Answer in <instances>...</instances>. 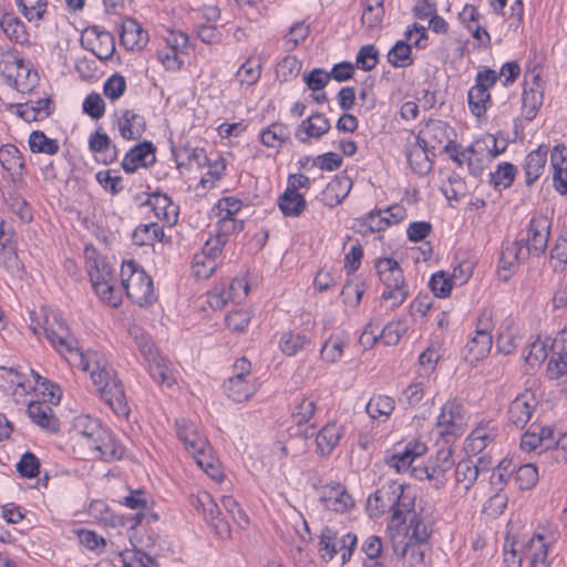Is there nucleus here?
<instances>
[{
	"label": "nucleus",
	"mask_w": 567,
	"mask_h": 567,
	"mask_svg": "<svg viewBox=\"0 0 567 567\" xmlns=\"http://www.w3.org/2000/svg\"><path fill=\"white\" fill-rule=\"evenodd\" d=\"M559 538V532L549 526L539 527L524 544L518 542L504 545L505 567H522L523 557L529 561V567H549L548 553Z\"/></svg>",
	"instance_id": "nucleus-1"
},
{
	"label": "nucleus",
	"mask_w": 567,
	"mask_h": 567,
	"mask_svg": "<svg viewBox=\"0 0 567 567\" xmlns=\"http://www.w3.org/2000/svg\"><path fill=\"white\" fill-rule=\"evenodd\" d=\"M84 358L89 361L87 368H79L90 372L93 385L112 411L120 417H127L130 408L115 371L97 352L84 353Z\"/></svg>",
	"instance_id": "nucleus-2"
},
{
	"label": "nucleus",
	"mask_w": 567,
	"mask_h": 567,
	"mask_svg": "<svg viewBox=\"0 0 567 567\" xmlns=\"http://www.w3.org/2000/svg\"><path fill=\"white\" fill-rule=\"evenodd\" d=\"M43 322L32 327L34 334L41 331L52 347L64 357L70 365L87 368L89 361L80 350L76 338L71 333L61 315L53 310H42Z\"/></svg>",
	"instance_id": "nucleus-3"
},
{
	"label": "nucleus",
	"mask_w": 567,
	"mask_h": 567,
	"mask_svg": "<svg viewBox=\"0 0 567 567\" xmlns=\"http://www.w3.org/2000/svg\"><path fill=\"white\" fill-rule=\"evenodd\" d=\"M415 495L410 487L391 482L378 488L367 501L370 516L379 517L389 512L392 514L391 525L399 524L403 515L413 508Z\"/></svg>",
	"instance_id": "nucleus-4"
},
{
	"label": "nucleus",
	"mask_w": 567,
	"mask_h": 567,
	"mask_svg": "<svg viewBox=\"0 0 567 567\" xmlns=\"http://www.w3.org/2000/svg\"><path fill=\"white\" fill-rule=\"evenodd\" d=\"M85 264L96 296L105 303L117 307L121 298L114 290V274L105 259L94 249H85Z\"/></svg>",
	"instance_id": "nucleus-5"
},
{
	"label": "nucleus",
	"mask_w": 567,
	"mask_h": 567,
	"mask_svg": "<svg viewBox=\"0 0 567 567\" xmlns=\"http://www.w3.org/2000/svg\"><path fill=\"white\" fill-rule=\"evenodd\" d=\"M375 269L384 290L381 295L383 301H390L391 308L401 306L409 296L403 270L393 258H380L375 261Z\"/></svg>",
	"instance_id": "nucleus-6"
},
{
	"label": "nucleus",
	"mask_w": 567,
	"mask_h": 567,
	"mask_svg": "<svg viewBox=\"0 0 567 567\" xmlns=\"http://www.w3.org/2000/svg\"><path fill=\"white\" fill-rule=\"evenodd\" d=\"M121 280L127 297L134 303L145 306L154 300L153 281L151 277L133 260L122 264Z\"/></svg>",
	"instance_id": "nucleus-7"
},
{
	"label": "nucleus",
	"mask_w": 567,
	"mask_h": 567,
	"mask_svg": "<svg viewBox=\"0 0 567 567\" xmlns=\"http://www.w3.org/2000/svg\"><path fill=\"white\" fill-rule=\"evenodd\" d=\"M434 518L430 508L420 507L415 509V504L412 509H409L403 515L402 522L392 524L398 530H404L405 543H413L417 545L425 544L432 535Z\"/></svg>",
	"instance_id": "nucleus-8"
},
{
	"label": "nucleus",
	"mask_w": 567,
	"mask_h": 567,
	"mask_svg": "<svg viewBox=\"0 0 567 567\" xmlns=\"http://www.w3.org/2000/svg\"><path fill=\"white\" fill-rule=\"evenodd\" d=\"M355 545L354 534H340L330 527H324L319 537L318 551L324 561H330L340 554L341 565H344L350 560Z\"/></svg>",
	"instance_id": "nucleus-9"
},
{
	"label": "nucleus",
	"mask_w": 567,
	"mask_h": 567,
	"mask_svg": "<svg viewBox=\"0 0 567 567\" xmlns=\"http://www.w3.org/2000/svg\"><path fill=\"white\" fill-rule=\"evenodd\" d=\"M466 424L465 410L457 400H449L441 409L436 431L446 442L461 436Z\"/></svg>",
	"instance_id": "nucleus-10"
},
{
	"label": "nucleus",
	"mask_w": 567,
	"mask_h": 567,
	"mask_svg": "<svg viewBox=\"0 0 567 567\" xmlns=\"http://www.w3.org/2000/svg\"><path fill=\"white\" fill-rule=\"evenodd\" d=\"M498 79L494 70L486 69L480 71L475 78V84L467 92V102L472 114L476 117L483 116L487 111V104L491 102L489 87Z\"/></svg>",
	"instance_id": "nucleus-11"
},
{
	"label": "nucleus",
	"mask_w": 567,
	"mask_h": 567,
	"mask_svg": "<svg viewBox=\"0 0 567 567\" xmlns=\"http://www.w3.org/2000/svg\"><path fill=\"white\" fill-rule=\"evenodd\" d=\"M498 154L499 151L496 150V138L493 136L476 141L462 152V156L466 159L468 172L473 176L481 175L486 162L492 161Z\"/></svg>",
	"instance_id": "nucleus-12"
},
{
	"label": "nucleus",
	"mask_w": 567,
	"mask_h": 567,
	"mask_svg": "<svg viewBox=\"0 0 567 567\" xmlns=\"http://www.w3.org/2000/svg\"><path fill=\"white\" fill-rule=\"evenodd\" d=\"M545 86L538 73H525L524 90L522 94V110L526 120L535 118L544 102Z\"/></svg>",
	"instance_id": "nucleus-13"
},
{
	"label": "nucleus",
	"mask_w": 567,
	"mask_h": 567,
	"mask_svg": "<svg viewBox=\"0 0 567 567\" xmlns=\"http://www.w3.org/2000/svg\"><path fill=\"white\" fill-rule=\"evenodd\" d=\"M85 450L89 457L100 458L105 462L120 460L124 453L121 443L104 427Z\"/></svg>",
	"instance_id": "nucleus-14"
},
{
	"label": "nucleus",
	"mask_w": 567,
	"mask_h": 567,
	"mask_svg": "<svg viewBox=\"0 0 567 567\" xmlns=\"http://www.w3.org/2000/svg\"><path fill=\"white\" fill-rule=\"evenodd\" d=\"M453 135L454 132L447 123L441 120H431L425 124L424 128L420 131L416 138L429 150L443 146L445 152H450Z\"/></svg>",
	"instance_id": "nucleus-15"
},
{
	"label": "nucleus",
	"mask_w": 567,
	"mask_h": 567,
	"mask_svg": "<svg viewBox=\"0 0 567 567\" xmlns=\"http://www.w3.org/2000/svg\"><path fill=\"white\" fill-rule=\"evenodd\" d=\"M81 43L102 61L109 60L115 52L113 35L107 31L100 30L97 27L87 28L82 35Z\"/></svg>",
	"instance_id": "nucleus-16"
},
{
	"label": "nucleus",
	"mask_w": 567,
	"mask_h": 567,
	"mask_svg": "<svg viewBox=\"0 0 567 567\" xmlns=\"http://www.w3.org/2000/svg\"><path fill=\"white\" fill-rule=\"evenodd\" d=\"M538 401L535 394L526 390L518 394L509 404L508 421L517 429H524L532 420Z\"/></svg>",
	"instance_id": "nucleus-17"
},
{
	"label": "nucleus",
	"mask_w": 567,
	"mask_h": 567,
	"mask_svg": "<svg viewBox=\"0 0 567 567\" xmlns=\"http://www.w3.org/2000/svg\"><path fill=\"white\" fill-rule=\"evenodd\" d=\"M551 220L545 215L533 216L528 229L527 239L525 244L529 246L530 252L537 256L545 252L549 235H550Z\"/></svg>",
	"instance_id": "nucleus-18"
},
{
	"label": "nucleus",
	"mask_w": 567,
	"mask_h": 567,
	"mask_svg": "<svg viewBox=\"0 0 567 567\" xmlns=\"http://www.w3.org/2000/svg\"><path fill=\"white\" fill-rule=\"evenodd\" d=\"M0 28L11 42L20 45L29 44V33L25 24L9 7L1 2Z\"/></svg>",
	"instance_id": "nucleus-19"
},
{
	"label": "nucleus",
	"mask_w": 567,
	"mask_h": 567,
	"mask_svg": "<svg viewBox=\"0 0 567 567\" xmlns=\"http://www.w3.org/2000/svg\"><path fill=\"white\" fill-rule=\"evenodd\" d=\"M320 503L326 509L336 513L349 512L354 506V499L341 484L323 486L320 493Z\"/></svg>",
	"instance_id": "nucleus-20"
},
{
	"label": "nucleus",
	"mask_w": 567,
	"mask_h": 567,
	"mask_svg": "<svg viewBox=\"0 0 567 567\" xmlns=\"http://www.w3.org/2000/svg\"><path fill=\"white\" fill-rule=\"evenodd\" d=\"M155 146L151 142H143L132 147L122 161L125 173L132 174L138 168L148 167L156 161Z\"/></svg>",
	"instance_id": "nucleus-21"
},
{
	"label": "nucleus",
	"mask_w": 567,
	"mask_h": 567,
	"mask_svg": "<svg viewBox=\"0 0 567 567\" xmlns=\"http://www.w3.org/2000/svg\"><path fill=\"white\" fill-rule=\"evenodd\" d=\"M530 255V248L525 244V240H515L507 243L501 252L499 268L506 271L504 280H507L514 272L515 268L523 260H526Z\"/></svg>",
	"instance_id": "nucleus-22"
},
{
	"label": "nucleus",
	"mask_w": 567,
	"mask_h": 567,
	"mask_svg": "<svg viewBox=\"0 0 567 567\" xmlns=\"http://www.w3.org/2000/svg\"><path fill=\"white\" fill-rule=\"evenodd\" d=\"M498 435V427L492 421L480 423L467 436L465 450L471 454L482 453Z\"/></svg>",
	"instance_id": "nucleus-23"
},
{
	"label": "nucleus",
	"mask_w": 567,
	"mask_h": 567,
	"mask_svg": "<svg viewBox=\"0 0 567 567\" xmlns=\"http://www.w3.org/2000/svg\"><path fill=\"white\" fill-rule=\"evenodd\" d=\"M426 452V445L420 441L408 443L403 451L396 452L385 458V463L395 468L398 473L408 472L413 466L417 457Z\"/></svg>",
	"instance_id": "nucleus-24"
},
{
	"label": "nucleus",
	"mask_w": 567,
	"mask_h": 567,
	"mask_svg": "<svg viewBox=\"0 0 567 567\" xmlns=\"http://www.w3.org/2000/svg\"><path fill=\"white\" fill-rule=\"evenodd\" d=\"M330 130V121L321 113H315L303 120L295 132V137L306 144L310 138H319Z\"/></svg>",
	"instance_id": "nucleus-25"
},
{
	"label": "nucleus",
	"mask_w": 567,
	"mask_h": 567,
	"mask_svg": "<svg viewBox=\"0 0 567 567\" xmlns=\"http://www.w3.org/2000/svg\"><path fill=\"white\" fill-rule=\"evenodd\" d=\"M550 166L555 189L567 195V147L563 144L554 146L550 152Z\"/></svg>",
	"instance_id": "nucleus-26"
},
{
	"label": "nucleus",
	"mask_w": 567,
	"mask_h": 567,
	"mask_svg": "<svg viewBox=\"0 0 567 567\" xmlns=\"http://www.w3.org/2000/svg\"><path fill=\"white\" fill-rule=\"evenodd\" d=\"M143 205L150 206L155 216L167 225L176 224L179 209L166 194L154 193L148 196Z\"/></svg>",
	"instance_id": "nucleus-27"
},
{
	"label": "nucleus",
	"mask_w": 567,
	"mask_h": 567,
	"mask_svg": "<svg viewBox=\"0 0 567 567\" xmlns=\"http://www.w3.org/2000/svg\"><path fill=\"white\" fill-rule=\"evenodd\" d=\"M103 430V426L89 415L76 416L73 421V436L76 446L85 450L96 435Z\"/></svg>",
	"instance_id": "nucleus-28"
},
{
	"label": "nucleus",
	"mask_w": 567,
	"mask_h": 567,
	"mask_svg": "<svg viewBox=\"0 0 567 567\" xmlns=\"http://www.w3.org/2000/svg\"><path fill=\"white\" fill-rule=\"evenodd\" d=\"M560 340L563 342L561 351L554 353L550 358L546 375L549 380H557L563 385V390L567 391V332L560 333Z\"/></svg>",
	"instance_id": "nucleus-29"
},
{
	"label": "nucleus",
	"mask_w": 567,
	"mask_h": 567,
	"mask_svg": "<svg viewBox=\"0 0 567 567\" xmlns=\"http://www.w3.org/2000/svg\"><path fill=\"white\" fill-rule=\"evenodd\" d=\"M117 128L124 140H138L146 130V122L141 114L125 110L117 120Z\"/></svg>",
	"instance_id": "nucleus-30"
},
{
	"label": "nucleus",
	"mask_w": 567,
	"mask_h": 567,
	"mask_svg": "<svg viewBox=\"0 0 567 567\" xmlns=\"http://www.w3.org/2000/svg\"><path fill=\"white\" fill-rule=\"evenodd\" d=\"M548 147L540 145L528 153L524 162L525 182L527 186L534 183L543 175L547 163Z\"/></svg>",
	"instance_id": "nucleus-31"
},
{
	"label": "nucleus",
	"mask_w": 567,
	"mask_h": 567,
	"mask_svg": "<svg viewBox=\"0 0 567 567\" xmlns=\"http://www.w3.org/2000/svg\"><path fill=\"white\" fill-rule=\"evenodd\" d=\"M429 151L417 138L408 146V162L415 174L424 176L432 171L433 163L429 157Z\"/></svg>",
	"instance_id": "nucleus-32"
},
{
	"label": "nucleus",
	"mask_w": 567,
	"mask_h": 567,
	"mask_svg": "<svg viewBox=\"0 0 567 567\" xmlns=\"http://www.w3.org/2000/svg\"><path fill=\"white\" fill-rule=\"evenodd\" d=\"M258 389L256 379H243L240 377H230L224 383L225 393L235 402H244L252 396Z\"/></svg>",
	"instance_id": "nucleus-33"
},
{
	"label": "nucleus",
	"mask_w": 567,
	"mask_h": 567,
	"mask_svg": "<svg viewBox=\"0 0 567 567\" xmlns=\"http://www.w3.org/2000/svg\"><path fill=\"white\" fill-rule=\"evenodd\" d=\"M352 183L348 177L333 178L320 194V202L327 207L339 205L349 194Z\"/></svg>",
	"instance_id": "nucleus-34"
},
{
	"label": "nucleus",
	"mask_w": 567,
	"mask_h": 567,
	"mask_svg": "<svg viewBox=\"0 0 567 567\" xmlns=\"http://www.w3.org/2000/svg\"><path fill=\"white\" fill-rule=\"evenodd\" d=\"M121 43L127 50L142 49L148 41V34L134 19H126L122 23L120 34Z\"/></svg>",
	"instance_id": "nucleus-35"
},
{
	"label": "nucleus",
	"mask_w": 567,
	"mask_h": 567,
	"mask_svg": "<svg viewBox=\"0 0 567 567\" xmlns=\"http://www.w3.org/2000/svg\"><path fill=\"white\" fill-rule=\"evenodd\" d=\"M175 429L177 437L184 443L189 454L192 450L204 449L206 446L207 439L198 432L194 423L185 419H178L175 422Z\"/></svg>",
	"instance_id": "nucleus-36"
},
{
	"label": "nucleus",
	"mask_w": 567,
	"mask_h": 567,
	"mask_svg": "<svg viewBox=\"0 0 567 567\" xmlns=\"http://www.w3.org/2000/svg\"><path fill=\"white\" fill-rule=\"evenodd\" d=\"M237 289L244 290V296L248 292V285L243 280H233L229 287L225 284L215 286L207 295V303L213 310L221 309L229 299L234 298L233 292Z\"/></svg>",
	"instance_id": "nucleus-37"
},
{
	"label": "nucleus",
	"mask_w": 567,
	"mask_h": 567,
	"mask_svg": "<svg viewBox=\"0 0 567 567\" xmlns=\"http://www.w3.org/2000/svg\"><path fill=\"white\" fill-rule=\"evenodd\" d=\"M190 455L196 461V464L213 480L221 481L224 475L220 470V463L213 453L212 446L206 442L204 449L192 450Z\"/></svg>",
	"instance_id": "nucleus-38"
},
{
	"label": "nucleus",
	"mask_w": 567,
	"mask_h": 567,
	"mask_svg": "<svg viewBox=\"0 0 567 567\" xmlns=\"http://www.w3.org/2000/svg\"><path fill=\"white\" fill-rule=\"evenodd\" d=\"M146 362L150 375L155 382L166 385L167 388L174 384L175 378L173 375L172 363L167 358L157 353L147 359Z\"/></svg>",
	"instance_id": "nucleus-39"
},
{
	"label": "nucleus",
	"mask_w": 567,
	"mask_h": 567,
	"mask_svg": "<svg viewBox=\"0 0 567 567\" xmlns=\"http://www.w3.org/2000/svg\"><path fill=\"white\" fill-rule=\"evenodd\" d=\"M52 101L49 97L37 101H28L17 105V114L27 122L41 121L47 118L51 112Z\"/></svg>",
	"instance_id": "nucleus-40"
},
{
	"label": "nucleus",
	"mask_w": 567,
	"mask_h": 567,
	"mask_svg": "<svg viewBox=\"0 0 567 567\" xmlns=\"http://www.w3.org/2000/svg\"><path fill=\"white\" fill-rule=\"evenodd\" d=\"M27 412L30 419L40 427L50 432L59 431V421L54 416L52 409L47 403L31 402Z\"/></svg>",
	"instance_id": "nucleus-41"
},
{
	"label": "nucleus",
	"mask_w": 567,
	"mask_h": 567,
	"mask_svg": "<svg viewBox=\"0 0 567 567\" xmlns=\"http://www.w3.org/2000/svg\"><path fill=\"white\" fill-rule=\"evenodd\" d=\"M342 436V426L337 422H329L317 434V450L321 455L330 454L339 444Z\"/></svg>",
	"instance_id": "nucleus-42"
},
{
	"label": "nucleus",
	"mask_w": 567,
	"mask_h": 567,
	"mask_svg": "<svg viewBox=\"0 0 567 567\" xmlns=\"http://www.w3.org/2000/svg\"><path fill=\"white\" fill-rule=\"evenodd\" d=\"M89 146L93 153L100 154L104 164L113 163L117 158L116 146L104 132L95 131L90 135Z\"/></svg>",
	"instance_id": "nucleus-43"
},
{
	"label": "nucleus",
	"mask_w": 567,
	"mask_h": 567,
	"mask_svg": "<svg viewBox=\"0 0 567 567\" xmlns=\"http://www.w3.org/2000/svg\"><path fill=\"white\" fill-rule=\"evenodd\" d=\"M278 206L284 216L299 217L305 212L307 203L302 194L286 188L278 197Z\"/></svg>",
	"instance_id": "nucleus-44"
},
{
	"label": "nucleus",
	"mask_w": 567,
	"mask_h": 567,
	"mask_svg": "<svg viewBox=\"0 0 567 567\" xmlns=\"http://www.w3.org/2000/svg\"><path fill=\"white\" fill-rule=\"evenodd\" d=\"M395 408L392 396L374 394L365 405V411L372 420L389 419Z\"/></svg>",
	"instance_id": "nucleus-45"
},
{
	"label": "nucleus",
	"mask_w": 567,
	"mask_h": 567,
	"mask_svg": "<svg viewBox=\"0 0 567 567\" xmlns=\"http://www.w3.org/2000/svg\"><path fill=\"white\" fill-rule=\"evenodd\" d=\"M132 238L138 246L154 245L163 240L164 230L157 223L141 224L134 229Z\"/></svg>",
	"instance_id": "nucleus-46"
},
{
	"label": "nucleus",
	"mask_w": 567,
	"mask_h": 567,
	"mask_svg": "<svg viewBox=\"0 0 567 567\" xmlns=\"http://www.w3.org/2000/svg\"><path fill=\"white\" fill-rule=\"evenodd\" d=\"M394 553L404 561V567H425L424 549L422 545L404 543L402 546L394 543Z\"/></svg>",
	"instance_id": "nucleus-47"
},
{
	"label": "nucleus",
	"mask_w": 567,
	"mask_h": 567,
	"mask_svg": "<svg viewBox=\"0 0 567 567\" xmlns=\"http://www.w3.org/2000/svg\"><path fill=\"white\" fill-rule=\"evenodd\" d=\"M0 163L12 175H22L24 162L18 147L7 144L0 147Z\"/></svg>",
	"instance_id": "nucleus-48"
},
{
	"label": "nucleus",
	"mask_w": 567,
	"mask_h": 567,
	"mask_svg": "<svg viewBox=\"0 0 567 567\" xmlns=\"http://www.w3.org/2000/svg\"><path fill=\"white\" fill-rule=\"evenodd\" d=\"M20 13L30 22L39 25L48 11V0H14Z\"/></svg>",
	"instance_id": "nucleus-49"
},
{
	"label": "nucleus",
	"mask_w": 567,
	"mask_h": 567,
	"mask_svg": "<svg viewBox=\"0 0 567 567\" xmlns=\"http://www.w3.org/2000/svg\"><path fill=\"white\" fill-rule=\"evenodd\" d=\"M310 343V338L301 332L286 331L281 334L279 348L286 355H296Z\"/></svg>",
	"instance_id": "nucleus-50"
},
{
	"label": "nucleus",
	"mask_w": 567,
	"mask_h": 567,
	"mask_svg": "<svg viewBox=\"0 0 567 567\" xmlns=\"http://www.w3.org/2000/svg\"><path fill=\"white\" fill-rule=\"evenodd\" d=\"M317 410V401L311 398H302L296 402L292 409V421L298 425H307L310 423Z\"/></svg>",
	"instance_id": "nucleus-51"
},
{
	"label": "nucleus",
	"mask_w": 567,
	"mask_h": 567,
	"mask_svg": "<svg viewBox=\"0 0 567 567\" xmlns=\"http://www.w3.org/2000/svg\"><path fill=\"white\" fill-rule=\"evenodd\" d=\"M493 337L476 334L466 343L467 357L471 361H478L485 358L492 349Z\"/></svg>",
	"instance_id": "nucleus-52"
},
{
	"label": "nucleus",
	"mask_w": 567,
	"mask_h": 567,
	"mask_svg": "<svg viewBox=\"0 0 567 567\" xmlns=\"http://www.w3.org/2000/svg\"><path fill=\"white\" fill-rule=\"evenodd\" d=\"M29 146L33 153L54 155L59 152V142L48 137L42 131H33L29 135Z\"/></svg>",
	"instance_id": "nucleus-53"
},
{
	"label": "nucleus",
	"mask_w": 567,
	"mask_h": 567,
	"mask_svg": "<svg viewBox=\"0 0 567 567\" xmlns=\"http://www.w3.org/2000/svg\"><path fill=\"white\" fill-rule=\"evenodd\" d=\"M289 138V130L281 123H272L260 133V142L267 147H279Z\"/></svg>",
	"instance_id": "nucleus-54"
},
{
	"label": "nucleus",
	"mask_w": 567,
	"mask_h": 567,
	"mask_svg": "<svg viewBox=\"0 0 567 567\" xmlns=\"http://www.w3.org/2000/svg\"><path fill=\"white\" fill-rule=\"evenodd\" d=\"M388 61L394 68H406L413 63L412 48L406 40H399L388 53Z\"/></svg>",
	"instance_id": "nucleus-55"
},
{
	"label": "nucleus",
	"mask_w": 567,
	"mask_h": 567,
	"mask_svg": "<svg viewBox=\"0 0 567 567\" xmlns=\"http://www.w3.org/2000/svg\"><path fill=\"white\" fill-rule=\"evenodd\" d=\"M516 172V167L512 163H501L496 171L489 174V183L495 188H508L515 179Z\"/></svg>",
	"instance_id": "nucleus-56"
},
{
	"label": "nucleus",
	"mask_w": 567,
	"mask_h": 567,
	"mask_svg": "<svg viewBox=\"0 0 567 567\" xmlns=\"http://www.w3.org/2000/svg\"><path fill=\"white\" fill-rule=\"evenodd\" d=\"M346 344L347 342L342 337H330L321 348V359L329 363H336L341 359Z\"/></svg>",
	"instance_id": "nucleus-57"
},
{
	"label": "nucleus",
	"mask_w": 567,
	"mask_h": 567,
	"mask_svg": "<svg viewBox=\"0 0 567 567\" xmlns=\"http://www.w3.org/2000/svg\"><path fill=\"white\" fill-rule=\"evenodd\" d=\"M302 62L295 55H286L276 66V75L281 81H290L298 76Z\"/></svg>",
	"instance_id": "nucleus-58"
},
{
	"label": "nucleus",
	"mask_w": 567,
	"mask_h": 567,
	"mask_svg": "<svg viewBox=\"0 0 567 567\" xmlns=\"http://www.w3.org/2000/svg\"><path fill=\"white\" fill-rule=\"evenodd\" d=\"M124 567H155V559L134 546L121 553Z\"/></svg>",
	"instance_id": "nucleus-59"
},
{
	"label": "nucleus",
	"mask_w": 567,
	"mask_h": 567,
	"mask_svg": "<svg viewBox=\"0 0 567 567\" xmlns=\"http://www.w3.org/2000/svg\"><path fill=\"white\" fill-rule=\"evenodd\" d=\"M477 475V466L470 461H461L455 467V480L466 491L475 483Z\"/></svg>",
	"instance_id": "nucleus-60"
},
{
	"label": "nucleus",
	"mask_w": 567,
	"mask_h": 567,
	"mask_svg": "<svg viewBox=\"0 0 567 567\" xmlns=\"http://www.w3.org/2000/svg\"><path fill=\"white\" fill-rule=\"evenodd\" d=\"M429 286L436 297L446 298L455 284L447 272L441 270L432 275Z\"/></svg>",
	"instance_id": "nucleus-61"
},
{
	"label": "nucleus",
	"mask_w": 567,
	"mask_h": 567,
	"mask_svg": "<svg viewBox=\"0 0 567 567\" xmlns=\"http://www.w3.org/2000/svg\"><path fill=\"white\" fill-rule=\"evenodd\" d=\"M261 75V65L259 62L254 61L252 58H248L239 68L236 73V78L241 84L252 85Z\"/></svg>",
	"instance_id": "nucleus-62"
},
{
	"label": "nucleus",
	"mask_w": 567,
	"mask_h": 567,
	"mask_svg": "<svg viewBox=\"0 0 567 567\" xmlns=\"http://www.w3.org/2000/svg\"><path fill=\"white\" fill-rule=\"evenodd\" d=\"M514 480L519 489H530L538 481L537 467L529 463L520 465L515 472Z\"/></svg>",
	"instance_id": "nucleus-63"
},
{
	"label": "nucleus",
	"mask_w": 567,
	"mask_h": 567,
	"mask_svg": "<svg viewBox=\"0 0 567 567\" xmlns=\"http://www.w3.org/2000/svg\"><path fill=\"white\" fill-rule=\"evenodd\" d=\"M361 226L365 227L369 233H379L385 230L390 226L389 217L384 215L383 209L370 212L360 220Z\"/></svg>",
	"instance_id": "nucleus-64"
}]
</instances>
